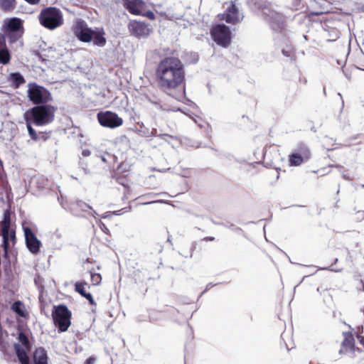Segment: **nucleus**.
<instances>
[{"mask_svg":"<svg viewBox=\"0 0 364 364\" xmlns=\"http://www.w3.org/2000/svg\"><path fill=\"white\" fill-rule=\"evenodd\" d=\"M155 79L160 90L177 100L186 94V69L183 63L175 56H166L157 63Z\"/></svg>","mask_w":364,"mask_h":364,"instance_id":"f257e3e1","label":"nucleus"},{"mask_svg":"<svg viewBox=\"0 0 364 364\" xmlns=\"http://www.w3.org/2000/svg\"><path fill=\"white\" fill-rule=\"evenodd\" d=\"M56 110V107L45 104L36 105L26 110L24 114L28 119H33L34 125L43 126L51 123L54 120Z\"/></svg>","mask_w":364,"mask_h":364,"instance_id":"f03ea898","label":"nucleus"},{"mask_svg":"<svg viewBox=\"0 0 364 364\" xmlns=\"http://www.w3.org/2000/svg\"><path fill=\"white\" fill-rule=\"evenodd\" d=\"M38 18L40 24L50 31L59 28L64 23L62 11L60 9L55 6H48L43 9Z\"/></svg>","mask_w":364,"mask_h":364,"instance_id":"7ed1b4c3","label":"nucleus"},{"mask_svg":"<svg viewBox=\"0 0 364 364\" xmlns=\"http://www.w3.org/2000/svg\"><path fill=\"white\" fill-rule=\"evenodd\" d=\"M259 9L262 18L268 23L269 28L276 33H282L285 23L283 15L272 9L269 5L261 6Z\"/></svg>","mask_w":364,"mask_h":364,"instance_id":"20e7f679","label":"nucleus"},{"mask_svg":"<svg viewBox=\"0 0 364 364\" xmlns=\"http://www.w3.org/2000/svg\"><path fill=\"white\" fill-rule=\"evenodd\" d=\"M71 311L65 304H59L53 307L52 317L58 332H65L68 329L71 324Z\"/></svg>","mask_w":364,"mask_h":364,"instance_id":"39448f33","label":"nucleus"},{"mask_svg":"<svg viewBox=\"0 0 364 364\" xmlns=\"http://www.w3.org/2000/svg\"><path fill=\"white\" fill-rule=\"evenodd\" d=\"M27 97L30 102L36 105L47 104L52 100L50 92L36 82L28 83Z\"/></svg>","mask_w":364,"mask_h":364,"instance_id":"423d86ee","label":"nucleus"},{"mask_svg":"<svg viewBox=\"0 0 364 364\" xmlns=\"http://www.w3.org/2000/svg\"><path fill=\"white\" fill-rule=\"evenodd\" d=\"M210 35L218 46L227 48L230 43L231 31L230 28L223 23L216 24L210 30Z\"/></svg>","mask_w":364,"mask_h":364,"instance_id":"0eeeda50","label":"nucleus"},{"mask_svg":"<svg viewBox=\"0 0 364 364\" xmlns=\"http://www.w3.org/2000/svg\"><path fill=\"white\" fill-rule=\"evenodd\" d=\"M93 30L81 18L76 19L72 26V31L77 38L83 43H90L93 38Z\"/></svg>","mask_w":364,"mask_h":364,"instance_id":"6e6552de","label":"nucleus"},{"mask_svg":"<svg viewBox=\"0 0 364 364\" xmlns=\"http://www.w3.org/2000/svg\"><path fill=\"white\" fill-rule=\"evenodd\" d=\"M97 118L101 126L110 129H115L123 124L122 118L111 111H101L97 113Z\"/></svg>","mask_w":364,"mask_h":364,"instance_id":"1a4fd4ad","label":"nucleus"},{"mask_svg":"<svg viewBox=\"0 0 364 364\" xmlns=\"http://www.w3.org/2000/svg\"><path fill=\"white\" fill-rule=\"evenodd\" d=\"M128 30L132 36L137 38H147L153 31L149 23L136 20H131L129 22Z\"/></svg>","mask_w":364,"mask_h":364,"instance_id":"9d476101","label":"nucleus"},{"mask_svg":"<svg viewBox=\"0 0 364 364\" xmlns=\"http://www.w3.org/2000/svg\"><path fill=\"white\" fill-rule=\"evenodd\" d=\"M23 229L28 250L33 254L38 253L40 252L41 242L37 238L29 227H23Z\"/></svg>","mask_w":364,"mask_h":364,"instance_id":"9b49d317","label":"nucleus"},{"mask_svg":"<svg viewBox=\"0 0 364 364\" xmlns=\"http://www.w3.org/2000/svg\"><path fill=\"white\" fill-rule=\"evenodd\" d=\"M222 19L228 23L236 24L243 20V14H240L239 10L233 1L227 8L225 14H223Z\"/></svg>","mask_w":364,"mask_h":364,"instance_id":"f8f14e48","label":"nucleus"},{"mask_svg":"<svg viewBox=\"0 0 364 364\" xmlns=\"http://www.w3.org/2000/svg\"><path fill=\"white\" fill-rule=\"evenodd\" d=\"M147 100L159 111L160 112H176L179 109H176L172 105H169L165 100L159 98L156 96H148Z\"/></svg>","mask_w":364,"mask_h":364,"instance_id":"ddd939ff","label":"nucleus"},{"mask_svg":"<svg viewBox=\"0 0 364 364\" xmlns=\"http://www.w3.org/2000/svg\"><path fill=\"white\" fill-rule=\"evenodd\" d=\"M124 7L133 15H140L145 8L143 0H122Z\"/></svg>","mask_w":364,"mask_h":364,"instance_id":"4468645a","label":"nucleus"},{"mask_svg":"<svg viewBox=\"0 0 364 364\" xmlns=\"http://www.w3.org/2000/svg\"><path fill=\"white\" fill-rule=\"evenodd\" d=\"M4 32H23V21L17 17L9 18L5 24Z\"/></svg>","mask_w":364,"mask_h":364,"instance_id":"2eb2a0df","label":"nucleus"},{"mask_svg":"<svg viewBox=\"0 0 364 364\" xmlns=\"http://www.w3.org/2000/svg\"><path fill=\"white\" fill-rule=\"evenodd\" d=\"M23 118L26 121L27 130H28V135L31 137V139L36 141H38L41 139L43 141H46L47 139V136L45 135V134L43 132L37 133L36 131L33 128L32 125L34 124L33 119H28V118L26 117V115L25 114H23Z\"/></svg>","mask_w":364,"mask_h":364,"instance_id":"dca6fc26","label":"nucleus"},{"mask_svg":"<svg viewBox=\"0 0 364 364\" xmlns=\"http://www.w3.org/2000/svg\"><path fill=\"white\" fill-rule=\"evenodd\" d=\"M343 335L344 339L341 343V348L339 353H347L348 351H353L355 348V339L351 332H343Z\"/></svg>","mask_w":364,"mask_h":364,"instance_id":"f3484780","label":"nucleus"},{"mask_svg":"<svg viewBox=\"0 0 364 364\" xmlns=\"http://www.w3.org/2000/svg\"><path fill=\"white\" fill-rule=\"evenodd\" d=\"M11 55L6 47L5 36L0 33V63L6 65L10 62Z\"/></svg>","mask_w":364,"mask_h":364,"instance_id":"a211bd4d","label":"nucleus"},{"mask_svg":"<svg viewBox=\"0 0 364 364\" xmlns=\"http://www.w3.org/2000/svg\"><path fill=\"white\" fill-rule=\"evenodd\" d=\"M105 35V32L103 28H95L93 30V38L92 40L93 44L100 47L105 46L107 43Z\"/></svg>","mask_w":364,"mask_h":364,"instance_id":"6ab92c4d","label":"nucleus"},{"mask_svg":"<svg viewBox=\"0 0 364 364\" xmlns=\"http://www.w3.org/2000/svg\"><path fill=\"white\" fill-rule=\"evenodd\" d=\"M48 359L47 352L43 348H38L33 351V360L34 364H48Z\"/></svg>","mask_w":364,"mask_h":364,"instance_id":"aec40b11","label":"nucleus"},{"mask_svg":"<svg viewBox=\"0 0 364 364\" xmlns=\"http://www.w3.org/2000/svg\"><path fill=\"white\" fill-rule=\"evenodd\" d=\"M14 350L21 364H31L25 348L19 343H14Z\"/></svg>","mask_w":364,"mask_h":364,"instance_id":"412c9836","label":"nucleus"},{"mask_svg":"<svg viewBox=\"0 0 364 364\" xmlns=\"http://www.w3.org/2000/svg\"><path fill=\"white\" fill-rule=\"evenodd\" d=\"M11 309L18 316L22 318H26L28 316V313L25 309L24 304L21 301H16L13 303L11 306Z\"/></svg>","mask_w":364,"mask_h":364,"instance_id":"4be33fe9","label":"nucleus"},{"mask_svg":"<svg viewBox=\"0 0 364 364\" xmlns=\"http://www.w3.org/2000/svg\"><path fill=\"white\" fill-rule=\"evenodd\" d=\"M322 36L326 39L327 41L332 42L337 40L340 36V31L336 28H331L326 30L325 28H323Z\"/></svg>","mask_w":364,"mask_h":364,"instance_id":"5701e85b","label":"nucleus"},{"mask_svg":"<svg viewBox=\"0 0 364 364\" xmlns=\"http://www.w3.org/2000/svg\"><path fill=\"white\" fill-rule=\"evenodd\" d=\"M16 7V0H0V10L5 13L13 11Z\"/></svg>","mask_w":364,"mask_h":364,"instance_id":"b1692460","label":"nucleus"},{"mask_svg":"<svg viewBox=\"0 0 364 364\" xmlns=\"http://www.w3.org/2000/svg\"><path fill=\"white\" fill-rule=\"evenodd\" d=\"M11 228V210L6 209L3 214V220L1 221V232H9Z\"/></svg>","mask_w":364,"mask_h":364,"instance_id":"393cba45","label":"nucleus"},{"mask_svg":"<svg viewBox=\"0 0 364 364\" xmlns=\"http://www.w3.org/2000/svg\"><path fill=\"white\" fill-rule=\"evenodd\" d=\"M295 152L301 156L306 160H308L311 156V151L309 147L303 143H300L297 146Z\"/></svg>","mask_w":364,"mask_h":364,"instance_id":"a878e982","label":"nucleus"},{"mask_svg":"<svg viewBox=\"0 0 364 364\" xmlns=\"http://www.w3.org/2000/svg\"><path fill=\"white\" fill-rule=\"evenodd\" d=\"M23 33V32H4V33L2 34L5 36V39L8 38L10 44H13L21 38Z\"/></svg>","mask_w":364,"mask_h":364,"instance_id":"bb28decb","label":"nucleus"},{"mask_svg":"<svg viewBox=\"0 0 364 364\" xmlns=\"http://www.w3.org/2000/svg\"><path fill=\"white\" fill-rule=\"evenodd\" d=\"M10 80L15 86V87H18L21 85L25 82V79L20 73H11L10 75Z\"/></svg>","mask_w":364,"mask_h":364,"instance_id":"cd10ccee","label":"nucleus"},{"mask_svg":"<svg viewBox=\"0 0 364 364\" xmlns=\"http://www.w3.org/2000/svg\"><path fill=\"white\" fill-rule=\"evenodd\" d=\"M304 161L306 160L296 152H294L289 156V161L291 166H299Z\"/></svg>","mask_w":364,"mask_h":364,"instance_id":"c85d7f7f","label":"nucleus"},{"mask_svg":"<svg viewBox=\"0 0 364 364\" xmlns=\"http://www.w3.org/2000/svg\"><path fill=\"white\" fill-rule=\"evenodd\" d=\"M9 232H1V235H2V237H3L1 247L3 248L4 255L5 257H8V254H9Z\"/></svg>","mask_w":364,"mask_h":364,"instance_id":"c756f323","label":"nucleus"},{"mask_svg":"<svg viewBox=\"0 0 364 364\" xmlns=\"http://www.w3.org/2000/svg\"><path fill=\"white\" fill-rule=\"evenodd\" d=\"M131 209H132L131 206H128V207L122 208L121 210H116V211H113V212L108 211V212H106L104 214H102L101 215V218L105 219V218H110L113 215H120L122 213L129 212L131 210Z\"/></svg>","mask_w":364,"mask_h":364,"instance_id":"7c9ffc66","label":"nucleus"},{"mask_svg":"<svg viewBox=\"0 0 364 364\" xmlns=\"http://www.w3.org/2000/svg\"><path fill=\"white\" fill-rule=\"evenodd\" d=\"M73 205L76 206L77 208H79L80 210H82L83 212H86L88 210H92L93 215L97 214L96 211L92 210V207L90 205L87 204L86 203H85L82 200H77Z\"/></svg>","mask_w":364,"mask_h":364,"instance_id":"2f4dec72","label":"nucleus"},{"mask_svg":"<svg viewBox=\"0 0 364 364\" xmlns=\"http://www.w3.org/2000/svg\"><path fill=\"white\" fill-rule=\"evenodd\" d=\"M18 341L27 349L30 348V343L27 335L23 331H20L18 334Z\"/></svg>","mask_w":364,"mask_h":364,"instance_id":"473e14b6","label":"nucleus"},{"mask_svg":"<svg viewBox=\"0 0 364 364\" xmlns=\"http://www.w3.org/2000/svg\"><path fill=\"white\" fill-rule=\"evenodd\" d=\"M335 145V140L333 138L325 136L323 139V146L327 151L333 150V147Z\"/></svg>","mask_w":364,"mask_h":364,"instance_id":"72a5a7b5","label":"nucleus"},{"mask_svg":"<svg viewBox=\"0 0 364 364\" xmlns=\"http://www.w3.org/2000/svg\"><path fill=\"white\" fill-rule=\"evenodd\" d=\"M85 285H87L86 282H77L75 284V291L79 293L82 297L86 296L88 292L85 289Z\"/></svg>","mask_w":364,"mask_h":364,"instance_id":"f704fd0d","label":"nucleus"},{"mask_svg":"<svg viewBox=\"0 0 364 364\" xmlns=\"http://www.w3.org/2000/svg\"><path fill=\"white\" fill-rule=\"evenodd\" d=\"M151 135L152 136H157L159 137L161 139H164L165 141H168V139H173L174 136L168 134H159L158 131L156 128H153L151 132Z\"/></svg>","mask_w":364,"mask_h":364,"instance_id":"c9c22d12","label":"nucleus"},{"mask_svg":"<svg viewBox=\"0 0 364 364\" xmlns=\"http://www.w3.org/2000/svg\"><path fill=\"white\" fill-rule=\"evenodd\" d=\"M282 54L291 59H294V51L293 47L291 45H287L285 48L282 50Z\"/></svg>","mask_w":364,"mask_h":364,"instance_id":"e433bc0d","label":"nucleus"},{"mask_svg":"<svg viewBox=\"0 0 364 364\" xmlns=\"http://www.w3.org/2000/svg\"><path fill=\"white\" fill-rule=\"evenodd\" d=\"M91 282L93 285H98L100 284L102 281V277L100 274L93 273L92 271H90Z\"/></svg>","mask_w":364,"mask_h":364,"instance_id":"4c0bfd02","label":"nucleus"},{"mask_svg":"<svg viewBox=\"0 0 364 364\" xmlns=\"http://www.w3.org/2000/svg\"><path fill=\"white\" fill-rule=\"evenodd\" d=\"M33 55L38 57L42 62L46 61L48 58V55H47L43 52H41L40 50H34Z\"/></svg>","mask_w":364,"mask_h":364,"instance_id":"58836bf2","label":"nucleus"},{"mask_svg":"<svg viewBox=\"0 0 364 364\" xmlns=\"http://www.w3.org/2000/svg\"><path fill=\"white\" fill-rule=\"evenodd\" d=\"M225 227L230 229L233 232L237 233V234H242L243 232V230L235 226L234 224H225L224 225Z\"/></svg>","mask_w":364,"mask_h":364,"instance_id":"ea45409f","label":"nucleus"},{"mask_svg":"<svg viewBox=\"0 0 364 364\" xmlns=\"http://www.w3.org/2000/svg\"><path fill=\"white\" fill-rule=\"evenodd\" d=\"M139 16L147 17L151 20H154L156 18L155 14L151 11H147L146 12H144V11H142V14H141Z\"/></svg>","mask_w":364,"mask_h":364,"instance_id":"a19ab883","label":"nucleus"},{"mask_svg":"<svg viewBox=\"0 0 364 364\" xmlns=\"http://www.w3.org/2000/svg\"><path fill=\"white\" fill-rule=\"evenodd\" d=\"M166 193H147L146 195L141 196L139 198H140L152 199V198H154L156 196H159V195H166Z\"/></svg>","mask_w":364,"mask_h":364,"instance_id":"79ce46f5","label":"nucleus"},{"mask_svg":"<svg viewBox=\"0 0 364 364\" xmlns=\"http://www.w3.org/2000/svg\"><path fill=\"white\" fill-rule=\"evenodd\" d=\"M100 228L101 229V230L107 234V235H109L110 232L109 230V229L107 228V227L105 225V224L104 223H102L101 220H100L98 223H97Z\"/></svg>","mask_w":364,"mask_h":364,"instance_id":"37998d69","label":"nucleus"},{"mask_svg":"<svg viewBox=\"0 0 364 364\" xmlns=\"http://www.w3.org/2000/svg\"><path fill=\"white\" fill-rule=\"evenodd\" d=\"M79 166H80V168L83 171L84 173L85 174H87L88 173V169H87V164L85 161H84L83 160L80 159V161H79Z\"/></svg>","mask_w":364,"mask_h":364,"instance_id":"c03bdc74","label":"nucleus"},{"mask_svg":"<svg viewBox=\"0 0 364 364\" xmlns=\"http://www.w3.org/2000/svg\"><path fill=\"white\" fill-rule=\"evenodd\" d=\"M11 240L13 244L14 245L16 243V232L14 230H11V228H9V240Z\"/></svg>","mask_w":364,"mask_h":364,"instance_id":"a18cd8bd","label":"nucleus"},{"mask_svg":"<svg viewBox=\"0 0 364 364\" xmlns=\"http://www.w3.org/2000/svg\"><path fill=\"white\" fill-rule=\"evenodd\" d=\"M190 56H191V60H190L191 63L195 64L198 61L199 57L196 53H191Z\"/></svg>","mask_w":364,"mask_h":364,"instance_id":"49530a36","label":"nucleus"},{"mask_svg":"<svg viewBox=\"0 0 364 364\" xmlns=\"http://www.w3.org/2000/svg\"><path fill=\"white\" fill-rule=\"evenodd\" d=\"M84 298H85V299H87L88 300L89 304L90 305H96V303H95V301L92 294L90 292H88L86 294V296H84Z\"/></svg>","mask_w":364,"mask_h":364,"instance_id":"de8ad7c7","label":"nucleus"},{"mask_svg":"<svg viewBox=\"0 0 364 364\" xmlns=\"http://www.w3.org/2000/svg\"><path fill=\"white\" fill-rule=\"evenodd\" d=\"M286 336H287V334L285 333V332H283L281 335V339L283 341L287 350L289 351V350H290V349L293 348V346L290 347L289 345L286 342V341H285Z\"/></svg>","mask_w":364,"mask_h":364,"instance_id":"09e8293b","label":"nucleus"},{"mask_svg":"<svg viewBox=\"0 0 364 364\" xmlns=\"http://www.w3.org/2000/svg\"><path fill=\"white\" fill-rule=\"evenodd\" d=\"M356 219L358 221H362L364 220V211L359 210L356 213Z\"/></svg>","mask_w":364,"mask_h":364,"instance_id":"8fccbe9b","label":"nucleus"},{"mask_svg":"<svg viewBox=\"0 0 364 364\" xmlns=\"http://www.w3.org/2000/svg\"><path fill=\"white\" fill-rule=\"evenodd\" d=\"M216 285V284H213V283H208L207 285H206V287L205 289V290L201 292L200 296H202V294H203L205 291H207L208 290L210 289L212 287H215Z\"/></svg>","mask_w":364,"mask_h":364,"instance_id":"3c124183","label":"nucleus"},{"mask_svg":"<svg viewBox=\"0 0 364 364\" xmlns=\"http://www.w3.org/2000/svg\"><path fill=\"white\" fill-rule=\"evenodd\" d=\"M165 203L166 201H164V200H156L144 202L142 204L143 205H148V204H151V203Z\"/></svg>","mask_w":364,"mask_h":364,"instance_id":"603ef678","label":"nucleus"},{"mask_svg":"<svg viewBox=\"0 0 364 364\" xmlns=\"http://www.w3.org/2000/svg\"><path fill=\"white\" fill-rule=\"evenodd\" d=\"M95 362V358L93 356L89 357L85 362V364H94Z\"/></svg>","mask_w":364,"mask_h":364,"instance_id":"864d4df0","label":"nucleus"},{"mask_svg":"<svg viewBox=\"0 0 364 364\" xmlns=\"http://www.w3.org/2000/svg\"><path fill=\"white\" fill-rule=\"evenodd\" d=\"M328 12H330V10L328 8H325L322 5L320 4V11H319L320 15L323 14L328 13Z\"/></svg>","mask_w":364,"mask_h":364,"instance_id":"5fc2aeb1","label":"nucleus"},{"mask_svg":"<svg viewBox=\"0 0 364 364\" xmlns=\"http://www.w3.org/2000/svg\"><path fill=\"white\" fill-rule=\"evenodd\" d=\"M24 1L31 5H37L41 1V0H24Z\"/></svg>","mask_w":364,"mask_h":364,"instance_id":"6e6d98bb","label":"nucleus"},{"mask_svg":"<svg viewBox=\"0 0 364 364\" xmlns=\"http://www.w3.org/2000/svg\"><path fill=\"white\" fill-rule=\"evenodd\" d=\"M91 154V151L89 149H83L82 151V155L85 157L89 156Z\"/></svg>","mask_w":364,"mask_h":364,"instance_id":"4d7b16f0","label":"nucleus"},{"mask_svg":"<svg viewBox=\"0 0 364 364\" xmlns=\"http://www.w3.org/2000/svg\"><path fill=\"white\" fill-rule=\"evenodd\" d=\"M203 240L206 241V242H208V241H213V240H215V237H210H210H204L203 239Z\"/></svg>","mask_w":364,"mask_h":364,"instance_id":"13d9d810","label":"nucleus"},{"mask_svg":"<svg viewBox=\"0 0 364 364\" xmlns=\"http://www.w3.org/2000/svg\"><path fill=\"white\" fill-rule=\"evenodd\" d=\"M358 338L359 340L360 343L364 346V338L363 336H358Z\"/></svg>","mask_w":364,"mask_h":364,"instance_id":"bf43d9fd","label":"nucleus"},{"mask_svg":"<svg viewBox=\"0 0 364 364\" xmlns=\"http://www.w3.org/2000/svg\"><path fill=\"white\" fill-rule=\"evenodd\" d=\"M311 268L313 269L312 274H315L318 271V269L316 266H311Z\"/></svg>","mask_w":364,"mask_h":364,"instance_id":"052dcab7","label":"nucleus"},{"mask_svg":"<svg viewBox=\"0 0 364 364\" xmlns=\"http://www.w3.org/2000/svg\"><path fill=\"white\" fill-rule=\"evenodd\" d=\"M157 250L159 252H161L163 250L162 245L157 244Z\"/></svg>","mask_w":364,"mask_h":364,"instance_id":"680f3d73","label":"nucleus"},{"mask_svg":"<svg viewBox=\"0 0 364 364\" xmlns=\"http://www.w3.org/2000/svg\"><path fill=\"white\" fill-rule=\"evenodd\" d=\"M322 173V175H325L326 173L325 168H323L322 170L320 169V173Z\"/></svg>","mask_w":364,"mask_h":364,"instance_id":"e2e57ef3","label":"nucleus"},{"mask_svg":"<svg viewBox=\"0 0 364 364\" xmlns=\"http://www.w3.org/2000/svg\"><path fill=\"white\" fill-rule=\"evenodd\" d=\"M343 178L346 180H349V177L346 174H343Z\"/></svg>","mask_w":364,"mask_h":364,"instance_id":"0e129e2a","label":"nucleus"},{"mask_svg":"<svg viewBox=\"0 0 364 364\" xmlns=\"http://www.w3.org/2000/svg\"><path fill=\"white\" fill-rule=\"evenodd\" d=\"M213 223L216 225H223V226H224V225H225V223H217V222H213Z\"/></svg>","mask_w":364,"mask_h":364,"instance_id":"69168bd1","label":"nucleus"},{"mask_svg":"<svg viewBox=\"0 0 364 364\" xmlns=\"http://www.w3.org/2000/svg\"><path fill=\"white\" fill-rule=\"evenodd\" d=\"M58 201H60V204H61L62 207H63V208H65V206H64V205H63V202H61V201L60 200V198H58Z\"/></svg>","mask_w":364,"mask_h":364,"instance_id":"338daca9","label":"nucleus"},{"mask_svg":"<svg viewBox=\"0 0 364 364\" xmlns=\"http://www.w3.org/2000/svg\"><path fill=\"white\" fill-rule=\"evenodd\" d=\"M361 11H364V5H363L360 8Z\"/></svg>","mask_w":364,"mask_h":364,"instance_id":"774afa93","label":"nucleus"}]
</instances>
